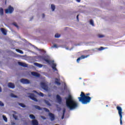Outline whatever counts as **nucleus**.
Instances as JSON below:
<instances>
[{
    "label": "nucleus",
    "mask_w": 125,
    "mask_h": 125,
    "mask_svg": "<svg viewBox=\"0 0 125 125\" xmlns=\"http://www.w3.org/2000/svg\"><path fill=\"white\" fill-rule=\"evenodd\" d=\"M18 64L20 65V66H21L24 68H27V67H28V65L24 62H18Z\"/></svg>",
    "instance_id": "obj_11"
},
{
    "label": "nucleus",
    "mask_w": 125,
    "mask_h": 125,
    "mask_svg": "<svg viewBox=\"0 0 125 125\" xmlns=\"http://www.w3.org/2000/svg\"><path fill=\"white\" fill-rule=\"evenodd\" d=\"M41 86L44 90H45L46 91L48 90V86H47V84H46L44 82H42L41 83Z\"/></svg>",
    "instance_id": "obj_5"
},
{
    "label": "nucleus",
    "mask_w": 125,
    "mask_h": 125,
    "mask_svg": "<svg viewBox=\"0 0 125 125\" xmlns=\"http://www.w3.org/2000/svg\"><path fill=\"white\" fill-rule=\"evenodd\" d=\"M29 118H30V119H32V120H35V119H36V117L33 114H30L29 115Z\"/></svg>",
    "instance_id": "obj_22"
},
{
    "label": "nucleus",
    "mask_w": 125,
    "mask_h": 125,
    "mask_svg": "<svg viewBox=\"0 0 125 125\" xmlns=\"http://www.w3.org/2000/svg\"><path fill=\"white\" fill-rule=\"evenodd\" d=\"M0 106H4V104H3L1 101H0Z\"/></svg>",
    "instance_id": "obj_35"
},
{
    "label": "nucleus",
    "mask_w": 125,
    "mask_h": 125,
    "mask_svg": "<svg viewBox=\"0 0 125 125\" xmlns=\"http://www.w3.org/2000/svg\"><path fill=\"white\" fill-rule=\"evenodd\" d=\"M77 2H81V0H76Z\"/></svg>",
    "instance_id": "obj_41"
},
{
    "label": "nucleus",
    "mask_w": 125,
    "mask_h": 125,
    "mask_svg": "<svg viewBox=\"0 0 125 125\" xmlns=\"http://www.w3.org/2000/svg\"><path fill=\"white\" fill-rule=\"evenodd\" d=\"M44 16H45L44 14H42V18H44Z\"/></svg>",
    "instance_id": "obj_38"
},
{
    "label": "nucleus",
    "mask_w": 125,
    "mask_h": 125,
    "mask_svg": "<svg viewBox=\"0 0 125 125\" xmlns=\"http://www.w3.org/2000/svg\"><path fill=\"white\" fill-rule=\"evenodd\" d=\"M21 83H23L24 84H29L30 83V81L28 80V79H21L20 80Z\"/></svg>",
    "instance_id": "obj_7"
},
{
    "label": "nucleus",
    "mask_w": 125,
    "mask_h": 125,
    "mask_svg": "<svg viewBox=\"0 0 125 125\" xmlns=\"http://www.w3.org/2000/svg\"><path fill=\"white\" fill-rule=\"evenodd\" d=\"M34 92H37V91H34Z\"/></svg>",
    "instance_id": "obj_44"
},
{
    "label": "nucleus",
    "mask_w": 125,
    "mask_h": 125,
    "mask_svg": "<svg viewBox=\"0 0 125 125\" xmlns=\"http://www.w3.org/2000/svg\"><path fill=\"white\" fill-rule=\"evenodd\" d=\"M31 75H32V76H34V77H37V78H39L40 76V74L36 72H32Z\"/></svg>",
    "instance_id": "obj_13"
},
{
    "label": "nucleus",
    "mask_w": 125,
    "mask_h": 125,
    "mask_svg": "<svg viewBox=\"0 0 125 125\" xmlns=\"http://www.w3.org/2000/svg\"><path fill=\"white\" fill-rule=\"evenodd\" d=\"M104 49H105V48H104L103 47H101L99 48L98 50H99V51H101V50H104Z\"/></svg>",
    "instance_id": "obj_31"
},
{
    "label": "nucleus",
    "mask_w": 125,
    "mask_h": 125,
    "mask_svg": "<svg viewBox=\"0 0 125 125\" xmlns=\"http://www.w3.org/2000/svg\"><path fill=\"white\" fill-rule=\"evenodd\" d=\"M0 15H1V16L3 15V9L2 8H0Z\"/></svg>",
    "instance_id": "obj_21"
},
{
    "label": "nucleus",
    "mask_w": 125,
    "mask_h": 125,
    "mask_svg": "<svg viewBox=\"0 0 125 125\" xmlns=\"http://www.w3.org/2000/svg\"><path fill=\"white\" fill-rule=\"evenodd\" d=\"M42 60L46 62V63H47L49 65H51V64H52V68L53 70H54V71H58L57 70V68H56V63H54V61H50L47 59H45V58H43Z\"/></svg>",
    "instance_id": "obj_3"
},
{
    "label": "nucleus",
    "mask_w": 125,
    "mask_h": 125,
    "mask_svg": "<svg viewBox=\"0 0 125 125\" xmlns=\"http://www.w3.org/2000/svg\"><path fill=\"white\" fill-rule=\"evenodd\" d=\"M56 97L58 103H59V104H61L62 103V99L61 98V97H60L59 95H57Z\"/></svg>",
    "instance_id": "obj_12"
},
{
    "label": "nucleus",
    "mask_w": 125,
    "mask_h": 125,
    "mask_svg": "<svg viewBox=\"0 0 125 125\" xmlns=\"http://www.w3.org/2000/svg\"><path fill=\"white\" fill-rule=\"evenodd\" d=\"M49 117L50 118V120L52 122L55 120V116L53 113H51V112H49Z\"/></svg>",
    "instance_id": "obj_10"
},
{
    "label": "nucleus",
    "mask_w": 125,
    "mask_h": 125,
    "mask_svg": "<svg viewBox=\"0 0 125 125\" xmlns=\"http://www.w3.org/2000/svg\"><path fill=\"white\" fill-rule=\"evenodd\" d=\"M116 109L118 111V115L120 118V125H123V109L120 106H117Z\"/></svg>",
    "instance_id": "obj_4"
},
{
    "label": "nucleus",
    "mask_w": 125,
    "mask_h": 125,
    "mask_svg": "<svg viewBox=\"0 0 125 125\" xmlns=\"http://www.w3.org/2000/svg\"><path fill=\"white\" fill-rule=\"evenodd\" d=\"M39 51H42V49H39Z\"/></svg>",
    "instance_id": "obj_43"
},
{
    "label": "nucleus",
    "mask_w": 125,
    "mask_h": 125,
    "mask_svg": "<svg viewBox=\"0 0 125 125\" xmlns=\"http://www.w3.org/2000/svg\"><path fill=\"white\" fill-rule=\"evenodd\" d=\"M88 56H89V55H86V56H84V55H82L81 56V57H79L77 59V63H79L80 62V61L83 60V59H84L85 58H87V57H88Z\"/></svg>",
    "instance_id": "obj_8"
},
{
    "label": "nucleus",
    "mask_w": 125,
    "mask_h": 125,
    "mask_svg": "<svg viewBox=\"0 0 125 125\" xmlns=\"http://www.w3.org/2000/svg\"><path fill=\"white\" fill-rule=\"evenodd\" d=\"M32 125H39V122H38V120L36 119H34L32 121Z\"/></svg>",
    "instance_id": "obj_14"
},
{
    "label": "nucleus",
    "mask_w": 125,
    "mask_h": 125,
    "mask_svg": "<svg viewBox=\"0 0 125 125\" xmlns=\"http://www.w3.org/2000/svg\"><path fill=\"white\" fill-rule=\"evenodd\" d=\"M13 25H14V26L16 27V28H17L18 29L19 28V26H18V25H17V23L16 22H13Z\"/></svg>",
    "instance_id": "obj_29"
},
{
    "label": "nucleus",
    "mask_w": 125,
    "mask_h": 125,
    "mask_svg": "<svg viewBox=\"0 0 125 125\" xmlns=\"http://www.w3.org/2000/svg\"><path fill=\"white\" fill-rule=\"evenodd\" d=\"M77 19L78 21H79V15H78L77 16Z\"/></svg>",
    "instance_id": "obj_39"
},
{
    "label": "nucleus",
    "mask_w": 125,
    "mask_h": 125,
    "mask_svg": "<svg viewBox=\"0 0 125 125\" xmlns=\"http://www.w3.org/2000/svg\"><path fill=\"white\" fill-rule=\"evenodd\" d=\"M2 117L4 121H5V122H7V118H6V117H5V116L4 115H3Z\"/></svg>",
    "instance_id": "obj_32"
},
{
    "label": "nucleus",
    "mask_w": 125,
    "mask_h": 125,
    "mask_svg": "<svg viewBox=\"0 0 125 125\" xmlns=\"http://www.w3.org/2000/svg\"><path fill=\"white\" fill-rule=\"evenodd\" d=\"M54 47H55L56 48H58V46H57L56 44H54Z\"/></svg>",
    "instance_id": "obj_36"
},
{
    "label": "nucleus",
    "mask_w": 125,
    "mask_h": 125,
    "mask_svg": "<svg viewBox=\"0 0 125 125\" xmlns=\"http://www.w3.org/2000/svg\"><path fill=\"white\" fill-rule=\"evenodd\" d=\"M65 113H66V109H63L62 116V119L63 120L64 119V117H65Z\"/></svg>",
    "instance_id": "obj_18"
},
{
    "label": "nucleus",
    "mask_w": 125,
    "mask_h": 125,
    "mask_svg": "<svg viewBox=\"0 0 125 125\" xmlns=\"http://www.w3.org/2000/svg\"><path fill=\"white\" fill-rule=\"evenodd\" d=\"M16 50L17 52H19V53H21V54H23V51H22L20 49H16Z\"/></svg>",
    "instance_id": "obj_23"
},
{
    "label": "nucleus",
    "mask_w": 125,
    "mask_h": 125,
    "mask_svg": "<svg viewBox=\"0 0 125 125\" xmlns=\"http://www.w3.org/2000/svg\"><path fill=\"white\" fill-rule=\"evenodd\" d=\"M55 83H56V84H58V85H60V84H61V83H60L59 82V80H58V79L56 78L55 79Z\"/></svg>",
    "instance_id": "obj_19"
},
{
    "label": "nucleus",
    "mask_w": 125,
    "mask_h": 125,
    "mask_svg": "<svg viewBox=\"0 0 125 125\" xmlns=\"http://www.w3.org/2000/svg\"><path fill=\"white\" fill-rule=\"evenodd\" d=\"M43 110H44V111H45V112H47L48 113H49V109L46 108H43Z\"/></svg>",
    "instance_id": "obj_33"
},
{
    "label": "nucleus",
    "mask_w": 125,
    "mask_h": 125,
    "mask_svg": "<svg viewBox=\"0 0 125 125\" xmlns=\"http://www.w3.org/2000/svg\"><path fill=\"white\" fill-rule=\"evenodd\" d=\"M10 96L11 97H13V98H17V96L15 95L13 93H11L10 94Z\"/></svg>",
    "instance_id": "obj_27"
},
{
    "label": "nucleus",
    "mask_w": 125,
    "mask_h": 125,
    "mask_svg": "<svg viewBox=\"0 0 125 125\" xmlns=\"http://www.w3.org/2000/svg\"><path fill=\"white\" fill-rule=\"evenodd\" d=\"M44 102L45 103V104L48 105V106H51V104H50V103H49V102L48 101L44 100Z\"/></svg>",
    "instance_id": "obj_20"
},
{
    "label": "nucleus",
    "mask_w": 125,
    "mask_h": 125,
    "mask_svg": "<svg viewBox=\"0 0 125 125\" xmlns=\"http://www.w3.org/2000/svg\"><path fill=\"white\" fill-rule=\"evenodd\" d=\"M34 65L35 66H37V67H39V68H42V64L39 63L38 62H35Z\"/></svg>",
    "instance_id": "obj_17"
},
{
    "label": "nucleus",
    "mask_w": 125,
    "mask_h": 125,
    "mask_svg": "<svg viewBox=\"0 0 125 125\" xmlns=\"http://www.w3.org/2000/svg\"><path fill=\"white\" fill-rule=\"evenodd\" d=\"M106 107H108V105H106Z\"/></svg>",
    "instance_id": "obj_45"
},
{
    "label": "nucleus",
    "mask_w": 125,
    "mask_h": 125,
    "mask_svg": "<svg viewBox=\"0 0 125 125\" xmlns=\"http://www.w3.org/2000/svg\"><path fill=\"white\" fill-rule=\"evenodd\" d=\"M0 92H1V87H0Z\"/></svg>",
    "instance_id": "obj_42"
},
{
    "label": "nucleus",
    "mask_w": 125,
    "mask_h": 125,
    "mask_svg": "<svg viewBox=\"0 0 125 125\" xmlns=\"http://www.w3.org/2000/svg\"><path fill=\"white\" fill-rule=\"evenodd\" d=\"M61 35L59 34L58 33H57L55 35V38L58 39V38H60Z\"/></svg>",
    "instance_id": "obj_28"
},
{
    "label": "nucleus",
    "mask_w": 125,
    "mask_h": 125,
    "mask_svg": "<svg viewBox=\"0 0 125 125\" xmlns=\"http://www.w3.org/2000/svg\"><path fill=\"white\" fill-rule=\"evenodd\" d=\"M14 118L15 120H17V116H14Z\"/></svg>",
    "instance_id": "obj_40"
},
{
    "label": "nucleus",
    "mask_w": 125,
    "mask_h": 125,
    "mask_svg": "<svg viewBox=\"0 0 125 125\" xmlns=\"http://www.w3.org/2000/svg\"><path fill=\"white\" fill-rule=\"evenodd\" d=\"M39 95L40 96H42V97H43V93H42V92H40L39 93Z\"/></svg>",
    "instance_id": "obj_34"
},
{
    "label": "nucleus",
    "mask_w": 125,
    "mask_h": 125,
    "mask_svg": "<svg viewBox=\"0 0 125 125\" xmlns=\"http://www.w3.org/2000/svg\"><path fill=\"white\" fill-rule=\"evenodd\" d=\"M28 97L29 98H31L32 100H33L34 101H36V102H38V100L37 99V98L35 97V94L30 93L29 95L28 96Z\"/></svg>",
    "instance_id": "obj_9"
},
{
    "label": "nucleus",
    "mask_w": 125,
    "mask_h": 125,
    "mask_svg": "<svg viewBox=\"0 0 125 125\" xmlns=\"http://www.w3.org/2000/svg\"><path fill=\"white\" fill-rule=\"evenodd\" d=\"M64 99H65L66 106L69 110H74L79 107V104L73 99L72 95H69L68 97L64 98Z\"/></svg>",
    "instance_id": "obj_1"
},
{
    "label": "nucleus",
    "mask_w": 125,
    "mask_h": 125,
    "mask_svg": "<svg viewBox=\"0 0 125 125\" xmlns=\"http://www.w3.org/2000/svg\"><path fill=\"white\" fill-rule=\"evenodd\" d=\"M34 107L37 110H42V107H40L39 105H34Z\"/></svg>",
    "instance_id": "obj_25"
},
{
    "label": "nucleus",
    "mask_w": 125,
    "mask_h": 125,
    "mask_svg": "<svg viewBox=\"0 0 125 125\" xmlns=\"http://www.w3.org/2000/svg\"><path fill=\"white\" fill-rule=\"evenodd\" d=\"M51 8L52 11H54V10H55V6L54 5L51 4Z\"/></svg>",
    "instance_id": "obj_26"
},
{
    "label": "nucleus",
    "mask_w": 125,
    "mask_h": 125,
    "mask_svg": "<svg viewBox=\"0 0 125 125\" xmlns=\"http://www.w3.org/2000/svg\"><path fill=\"white\" fill-rule=\"evenodd\" d=\"M90 93H88L85 94L83 92H81L80 97H78L79 101L82 102V104H88L91 100V97H89Z\"/></svg>",
    "instance_id": "obj_2"
},
{
    "label": "nucleus",
    "mask_w": 125,
    "mask_h": 125,
    "mask_svg": "<svg viewBox=\"0 0 125 125\" xmlns=\"http://www.w3.org/2000/svg\"><path fill=\"white\" fill-rule=\"evenodd\" d=\"M99 38H104V35H99Z\"/></svg>",
    "instance_id": "obj_37"
},
{
    "label": "nucleus",
    "mask_w": 125,
    "mask_h": 125,
    "mask_svg": "<svg viewBox=\"0 0 125 125\" xmlns=\"http://www.w3.org/2000/svg\"><path fill=\"white\" fill-rule=\"evenodd\" d=\"M90 23L91 25H92V26H94V22H93V20H90Z\"/></svg>",
    "instance_id": "obj_30"
},
{
    "label": "nucleus",
    "mask_w": 125,
    "mask_h": 125,
    "mask_svg": "<svg viewBox=\"0 0 125 125\" xmlns=\"http://www.w3.org/2000/svg\"><path fill=\"white\" fill-rule=\"evenodd\" d=\"M19 105L21 106V107H22V108H25L26 107V105L24 104L19 103Z\"/></svg>",
    "instance_id": "obj_24"
},
{
    "label": "nucleus",
    "mask_w": 125,
    "mask_h": 125,
    "mask_svg": "<svg viewBox=\"0 0 125 125\" xmlns=\"http://www.w3.org/2000/svg\"><path fill=\"white\" fill-rule=\"evenodd\" d=\"M0 31L3 35H4L5 36L6 35L7 32H6V30L4 29V28H0Z\"/></svg>",
    "instance_id": "obj_16"
},
{
    "label": "nucleus",
    "mask_w": 125,
    "mask_h": 125,
    "mask_svg": "<svg viewBox=\"0 0 125 125\" xmlns=\"http://www.w3.org/2000/svg\"><path fill=\"white\" fill-rule=\"evenodd\" d=\"M14 11V8L11 6H9L8 9L5 10V13H12Z\"/></svg>",
    "instance_id": "obj_6"
},
{
    "label": "nucleus",
    "mask_w": 125,
    "mask_h": 125,
    "mask_svg": "<svg viewBox=\"0 0 125 125\" xmlns=\"http://www.w3.org/2000/svg\"><path fill=\"white\" fill-rule=\"evenodd\" d=\"M8 87H10V88H14L15 87V85H14L12 83H9L8 84Z\"/></svg>",
    "instance_id": "obj_15"
}]
</instances>
